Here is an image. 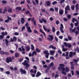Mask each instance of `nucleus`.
Returning <instances> with one entry per match:
<instances>
[{
  "instance_id": "obj_36",
  "label": "nucleus",
  "mask_w": 79,
  "mask_h": 79,
  "mask_svg": "<svg viewBox=\"0 0 79 79\" xmlns=\"http://www.w3.org/2000/svg\"><path fill=\"white\" fill-rule=\"evenodd\" d=\"M25 15H29L30 14V11L29 10H27V11L25 12Z\"/></svg>"
},
{
  "instance_id": "obj_47",
  "label": "nucleus",
  "mask_w": 79,
  "mask_h": 79,
  "mask_svg": "<svg viewBox=\"0 0 79 79\" xmlns=\"http://www.w3.org/2000/svg\"><path fill=\"white\" fill-rule=\"evenodd\" d=\"M78 24H79V22H77L76 23H74L75 26H76V27L77 26H78Z\"/></svg>"
},
{
  "instance_id": "obj_6",
  "label": "nucleus",
  "mask_w": 79,
  "mask_h": 79,
  "mask_svg": "<svg viewBox=\"0 0 79 79\" xmlns=\"http://www.w3.org/2000/svg\"><path fill=\"white\" fill-rule=\"evenodd\" d=\"M48 37L49 38H48L47 40L50 41H52L53 40V36L52 35H49Z\"/></svg>"
},
{
  "instance_id": "obj_23",
  "label": "nucleus",
  "mask_w": 79,
  "mask_h": 79,
  "mask_svg": "<svg viewBox=\"0 0 79 79\" xmlns=\"http://www.w3.org/2000/svg\"><path fill=\"white\" fill-rule=\"evenodd\" d=\"M73 56V52H69V57L71 58L72 56Z\"/></svg>"
},
{
  "instance_id": "obj_61",
  "label": "nucleus",
  "mask_w": 79,
  "mask_h": 79,
  "mask_svg": "<svg viewBox=\"0 0 79 79\" xmlns=\"http://www.w3.org/2000/svg\"><path fill=\"white\" fill-rule=\"evenodd\" d=\"M76 74H77V75H78V76H79V71H76Z\"/></svg>"
},
{
  "instance_id": "obj_8",
  "label": "nucleus",
  "mask_w": 79,
  "mask_h": 79,
  "mask_svg": "<svg viewBox=\"0 0 79 79\" xmlns=\"http://www.w3.org/2000/svg\"><path fill=\"white\" fill-rule=\"evenodd\" d=\"M20 72L21 73H22L23 74H26V73H27V72H26V70H23V69H20Z\"/></svg>"
},
{
  "instance_id": "obj_39",
  "label": "nucleus",
  "mask_w": 79,
  "mask_h": 79,
  "mask_svg": "<svg viewBox=\"0 0 79 79\" xmlns=\"http://www.w3.org/2000/svg\"><path fill=\"white\" fill-rule=\"evenodd\" d=\"M71 15H68L67 16V18L68 19H71Z\"/></svg>"
},
{
  "instance_id": "obj_1",
  "label": "nucleus",
  "mask_w": 79,
  "mask_h": 79,
  "mask_svg": "<svg viewBox=\"0 0 79 79\" xmlns=\"http://www.w3.org/2000/svg\"><path fill=\"white\" fill-rule=\"evenodd\" d=\"M29 26V24L28 23H27L25 25V26L26 27L28 32L30 33H31L32 31V30H31V27Z\"/></svg>"
},
{
  "instance_id": "obj_48",
  "label": "nucleus",
  "mask_w": 79,
  "mask_h": 79,
  "mask_svg": "<svg viewBox=\"0 0 79 79\" xmlns=\"http://www.w3.org/2000/svg\"><path fill=\"white\" fill-rule=\"evenodd\" d=\"M2 3H4V4H6V1L5 0H2Z\"/></svg>"
},
{
  "instance_id": "obj_40",
  "label": "nucleus",
  "mask_w": 79,
  "mask_h": 79,
  "mask_svg": "<svg viewBox=\"0 0 79 79\" xmlns=\"http://www.w3.org/2000/svg\"><path fill=\"white\" fill-rule=\"evenodd\" d=\"M68 38L69 40H72V37L68 36Z\"/></svg>"
},
{
  "instance_id": "obj_30",
  "label": "nucleus",
  "mask_w": 79,
  "mask_h": 79,
  "mask_svg": "<svg viewBox=\"0 0 79 79\" xmlns=\"http://www.w3.org/2000/svg\"><path fill=\"white\" fill-rule=\"evenodd\" d=\"M36 51L37 53H40L41 51L40 50H39V49L37 48H36Z\"/></svg>"
},
{
  "instance_id": "obj_53",
  "label": "nucleus",
  "mask_w": 79,
  "mask_h": 79,
  "mask_svg": "<svg viewBox=\"0 0 79 79\" xmlns=\"http://www.w3.org/2000/svg\"><path fill=\"white\" fill-rule=\"evenodd\" d=\"M63 28H60V30L62 33H64V31H63Z\"/></svg>"
},
{
  "instance_id": "obj_50",
  "label": "nucleus",
  "mask_w": 79,
  "mask_h": 79,
  "mask_svg": "<svg viewBox=\"0 0 79 79\" xmlns=\"http://www.w3.org/2000/svg\"><path fill=\"white\" fill-rule=\"evenodd\" d=\"M19 62H22V61H23V58H20L19 59Z\"/></svg>"
},
{
  "instance_id": "obj_22",
  "label": "nucleus",
  "mask_w": 79,
  "mask_h": 79,
  "mask_svg": "<svg viewBox=\"0 0 79 79\" xmlns=\"http://www.w3.org/2000/svg\"><path fill=\"white\" fill-rule=\"evenodd\" d=\"M65 10H70V9L69 8V6L68 5L65 8Z\"/></svg>"
},
{
  "instance_id": "obj_15",
  "label": "nucleus",
  "mask_w": 79,
  "mask_h": 79,
  "mask_svg": "<svg viewBox=\"0 0 79 79\" xmlns=\"http://www.w3.org/2000/svg\"><path fill=\"white\" fill-rule=\"evenodd\" d=\"M25 48L27 52H29L30 50V47L29 46H27L25 47Z\"/></svg>"
},
{
  "instance_id": "obj_32",
  "label": "nucleus",
  "mask_w": 79,
  "mask_h": 79,
  "mask_svg": "<svg viewBox=\"0 0 79 79\" xmlns=\"http://www.w3.org/2000/svg\"><path fill=\"white\" fill-rule=\"evenodd\" d=\"M41 20L42 21H43L44 23H47V20H46V19H42Z\"/></svg>"
},
{
  "instance_id": "obj_41",
  "label": "nucleus",
  "mask_w": 79,
  "mask_h": 79,
  "mask_svg": "<svg viewBox=\"0 0 79 79\" xmlns=\"http://www.w3.org/2000/svg\"><path fill=\"white\" fill-rule=\"evenodd\" d=\"M57 3V2L56 1H54L52 3L53 5H55V4H56Z\"/></svg>"
},
{
  "instance_id": "obj_63",
  "label": "nucleus",
  "mask_w": 79,
  "mask_h": 79,
  "mask_svg": "<svg viewBox=\"0 0 79 79\" xmlns=\"http://www.w3.org/2000/svg\"><path fill=\"white\" fill-rule=\"evenodd\" d=\"M41 10L42 12H43L44 13V12H45V10L44 9L41 8Z\"/></svg>"
},
{
  "instance_id": "obj_43",
  "label": "nucleus",
  "mask_w": 79,
  "mask_h": 79,
  "mask_svg": "<svg viewBox=\"0 0 79 79\" xmlns=\"http://www.w3.org/2000/svg\"><path fill=\"white\" fill-rule=\"evenodd\" d=\"M64 2H65V0H61L60 1V4H62V3H63Z\"/></svg>"
},
{
  "instance_id": "obj_29",
  "label": "nucleus",
  "mask_w": 79,
  "mask_h": 79,
  "mask_svg": "<svg viewBox=\"0 0 79 79\" xmlns=\"http://www.w3.org/2000/svg\"><path fill=\"white\" fill-rule=\"evenodd\" d=\"M24 63H27V64H29V61H27L26 60H25L22 63V64H23Z\"/></svg>"
},
{
  "instance_id": "obj_64",
  "label": "nucleus",
  "mask_w": 79,
  "mask_h": 79,
  "mask_svg": "<svg viewBox=\"0 0 79 79\" xmlns=\"http://www.w3.org/2000/svg\"><path fill=\"white\" fill-rule=\"evenodd\" d=\"M71 73H72V76H74V71L71 70Z\"/></svg>"
},
{
  "instance_id": "obj_20",
  "label": "nucleus",
  "mask_w": 79,
  "mask_h": 79,
  "mask_svg": "<svg viewBox=\"0 0 79 79\" xmlns=\"http://www.w3.org/2000/svg\"><path fill=\"white\" fill-rule=\"evenodd\" d=\"M63 13H64V11L62 10H60L59 11V14L60 15H63Z\"/></svg>"
},
{
  "instance_id": "obj_31",
  "label": "nucleus",
  "mask_w": 79,
  "mask_h": 79,
  "mask_svg": "<svg viewBox=\"0 0 79 79\" xmlns=\"http://www.w3.org/2000/svg\"><path fill=\"white\" fill-rule=\"evenodd\" d=\"M19 54L18 53H16L15 54V58H18V56H19Z\"/></svg>"
},
{
  "instance_id": "obj_17",
  "label": "nucleus",
  "mask_w": 79,
  "mask_h": 79,
  "mask_svg": "<svg viewBox=\"0 0 79 79\" xmlns=\"http://www.w3.org/2000/svg\"><path fill=\"white\" fill-rule=\"evenodd\" d=\"M40 32L41 33H42L44 35V37H46V36H45V32L44 31H43V30L41 29V28H40Z\"/></svg>"
},
{
  "instance_id": "obj_4",
  "label": "nucleus",
  "mask_w": 79,
  "mask_h": 79,
  "mask_svg": "<svg viewBox=\"0 0 79 79\" xmlns=\"http://www.w3.org/2000/svg\"><path fill=\"white\" fill-rule=\"evenodd\" d=\"M43 53L45 55H46L45 56V57L48 59V56H49V53L48 52V51L45 50L44 51Z\"/></svg>"
},
{
  "instance_id": "obj_58",
  "label": "nucleus",
  "mask_w": 79,
  "mask_h": 79,
  "mask_svg": "<svg viewBox=\"0 0 79 79\" xmlns=\"http://www.w3.org/2000/svg\"><path fill=\"white\" fill-rule=\"evenodd\" d=\"M55 40H56V42L58 41V38L56 37V36L55 37Z\"/></svg>"
},
{
  "instance_id": "obj_54",
  "label": "nucleus",
  "mask_w": 79,
  "mask_h": 79,
  "mask_svg": "<svg viewBox=\"0 0 79 79\" xmlns=\"http://www.w3.org/2000/svg\"><path fill=\"white\" fill-rule=\"evenodd\" d=\"M64 45L66 47H68V44H67V43L65 42L64 43Z\"/></svg>"
},
{
  "instance_id": "obj_14",
  "label": "nucleus",
  "mask_w": 79,
  "mask_h": 79,
  "mask_svg": "<svg viewBox=\"0 0 79 79\" xmlns=\"http://www.w3.org/2000/svg\"><path fill=\"white\" fill-rule=\"evenodd\" d=\"M79 6V4L77 3L75 5V8L76 9V12H77V10H79V7H78Z\"/></svg>"
},
{
  "instance_id": "obj_35",
  "label": "nucleus",
  "mask_w": 79,
  "mask_h": 79,
  "mask_svg": "<svg viewBox=\"0 0 79 79\" xmlns=\"http://www.w3.org/2000/svg\"><path fill=\"white\" fill-rule=\"evenodd\" d=\"M8 12L9 13H12V8H10L8 9Z\"/></svg>"
},
{
  "instance_id": "obj_37",
  "label": "nucleus",
  "mask_w": 79,
  "mask_h": 79,
  "mask_svg": "<svg viewBox=\"0 0 79 79\" xmlns=\"http://www.w3.org/2000/svg\"><path fill=\"white\" fill-rule=\"evenodd\" d=\"M54 64L53 62H51L50 64V66H49L50 68H51V66H53Z\"/></svg>"
},
{
  "instance_id": "obj_46",
  "label": "nucleus",
  "mask_w": 79,
  "mask_h": 79,
  "mask_svg": "<svg viewBox=\"0 0 79 79\" xmlns=\"http://www.w3.org/2000/svg\"><path fill=\"white\" fill-rule=\"evenodd\" d=\"M60 29H64V27H63V25L62 23L60 24Z\"/></svg>"
},
{
  "instance_id": "obj_26",
  "label": "nucleus",
  "mask_w": 79,
  "mask_h": 79,
  "mask_svg": "<svg viewBox=\"0 0 79 79\" xmlns=\"http://www.w3.org/2000/svg\"><path fill=\"white\" fill-rule=\"evenodd\" d=\"M74 51L75 52H77L78 53H79V47H77L76 48V49H74Z\"/></svg>"
},
{
  "instance_id": "obj_18",
  "label": "nucleus",
  "mask_w": 79,
  "mask_h": 79,
  "mask_svg": "<svg viewBox=\"0 0 79 79\" xmlns=\"http://www.w3.org/2000/svg\"><path fill=\"white\" fill-rule=\"evenodd\" d=\"M50 54L51 55H52V56H53L54 55V53H55V52L54 51L51 50L50 51Z\"/></svg>"
},
{
  "instance_id": "obj_52",
  "label": "nucleus",
  "mask_w": 79,
  "mask_h": 79,
  "mask_svg": "<svg viewBox=\"0 0 79 79\" xmlns=\"http://www.w3.org/2000/svg\"><path fill=\"white\" fill-rule=\"evenodd\" d=\"M62 50L63 51V52H66V51L68 50V49L64 48L62 49Z\"/></svg>"
},
{
  "instance_id": "obj_62",
  "label": "nucleus",
  "mask_w": 79,
  "mask_h": 79,
  "mask_svg": "<svg viewBox=\"0 0 79 79\" xmlns=\"http://www.w3.org/2000/svg\"><path fill=\"white\" fill-rule=\"evenodd\" d=\"M34 33H35V34H38V31L36 30H35L34 31Z\"/></svg>"
},
{
  "instance_id": "obj_34",
  "label": "nucleus",
  "mask_w": 79,
  "mask_h": 79,
  "mask_svg": "<svg viewBox=\"0 0 79 79\" xmlns=\"http://www.w3.org/2000/svg\"><path fill=\"white\" fill-rule=\"evenodd\" d=\"M79 59L78 58L77 59V60L74 59L73 61H74V62H75V63H77V62L79 61Z\"/></svg>"
},
{
  "instance_id": "obj_24",
  "label": "nucleus",
  "mask_w": 79,
  "mask_h": 79,
  "mask_svg": "<svg viewBox=\"0 0 79 79\" xmlns=\"http://www.w3.org/2000/svg\"><path fill=\"white\" fill-rule=\"evenodd\" d=\"M15 9L16 10H18L19 11H21V7L19 6V7H17L15 8Z\"/></svg>"
},
{
  "instance_id": "obj_56",
  "label": "nucleus",
  "mask_w": 79,
  "mask_h": 79,
  "mask_svg": "<svg viewBox=\"0 0 79 79\" xmlns=\"http://www.w3.org/2000/svg\"><path fill=\"white\" fill-rule=\"evenodd\" d=\"M3 39V36L2 35H1L0 36V40Z\"/></svg>"
},
{
  "instance_id": "obj_42",
  "label": "nucleus",
  "mask_w": 79,
  "mask_h": 79,
  "mask_svg": "<svg viewBox=\"0 0 79 79\" xmlns=\"http://www.w3.org/2000/svg\"><path fill=\"white\" fill-rule=\"evenodd\" d=\"M76 27H75L74 29L72 30V32H73V33L75 32V31H76Z\"/></svg>"
},
{
  "instance_id": "obj_28",
  "label": "nucleus",
  "mask_w": 79,
  "mask_h": 79,
  "mask_svg": "<svg viewBox=\"0 0 79 79\" xmlns=\"http://www.w3.org/2000/svg\"><path fill=\"white\" fill-rule=\"evenodd\" d=\"M69 71V69L68 67H65V72L68 73Z\"/></svg>"
},
{
  "instance_id": "obj_49",
  "label": "nucleus",
  "mask_w": 79,
  "mask_h": 79,
  "mask_svg": "<svg viewBox=\"0 0 79 79\" xmlns=\"http://www.w3.org/2000/svg\"><path fill=\"white\" fill-rule=\"evenodd\" d=\"M54 9L55 11H56L57 12H58V8L55 7L54 8Z\"/></svg>"
},
{
  "instance_id": "obj_19",
  "label": "nucleus",
  "mask_w": 79,
  "mask_h": 79,
  "mask_svg": "<svg viewBox=\"0 0 79 79\" xmlns=\"http://www.w3.org/2000/svg\"><path fill=\"white\" fill-rule=\"evenodd\" d=\"M41 73H40V72H38L36 75V77H39V76L41 75Z\"/></svg>"
},
{
  "instance_id": "obj_9",
  "label": "nucleus",
  "mask_w": 79,
  "mask_h": 79,
  "mask_svg": "<svg viewBox=\"0 0 79 79\" xmlns=\"http://www.w3.org/2000/svg\"><path fill=\"white\" fill-rule=\"evenodd\" d=\"M21 48H22V49L21 48H19L18 49L19 51H20V52H21V51H25V49L24 48V46H21Z\"/></svg>"
},
{
  "instance_id": "obj_11",
  "label": "nucleus",
  "mask_w": 79,
  "mask_h": 79,
  "mask_svg": "<svg viewBox=\"0 0 79 79\" xmlns=\"http://www.w3.org/2000/svg\"><path fill=\"white\" fill-rule=\"evenodd\" d=\"M43 27L44 30L45 31H47V32H50V30L48 29L47 30V28H45V26H43Z\"/></svg>"
},
{
  "instance_id": "obj_16",
  "label": "nucleus",
  "mask_w": 79,
  "mask_h": 79,
  "mask_svg": "<svg viewBox=\"0 0 79 79\" xmlns=\"http://www.w3.org/2000/svg\"><path fill=\"white\" fill-rule=\"evenodd\" d=\"M25 21L26 20L24 18H21V23L22 24H24Z\"/></svg>"
},
{
  "instance_id": "obj_38",
  "label": "nucleus",
  "mask_w": 79,
  "mask_h": 79,
  "mask_svg": "<svg viewBox=\"0 0 79 79\" xmlns=\"http://www.w3.org/2000/svg\"><path fill=\"white\" fill-rule=\"evenodd\" d=\"M75 8V6L74 5H72V6H71V8L72 10H74Z\"/></svg>"
},
{
  "instance_id": "obj_5",
  "label": "nucleus",
  "mask_w": 79,
  "mask_h": 79,
  "mask_svg": "<svg viewBox=\"0 0 79 79\" xmlns=\"http://www.w3.org/2000/svg\"><path fill=\"white\" fill-rule=\"evenodd\" d=\"M22 64L23 65V66H26V67H25V68L26 70H27V69H28V68L30 66V64H27V63H26V62H24Z\"/></svg>"
},
{
  "instance_id": "obj_25",
  "label": "nucleus",
  "mask_w": 79,
  "mask_h": 79,
  "mask_svg": "<svg viewBox=\"0 0 79 79\" xmlns=\"http://www.w3.org/2000/svg\"><path fill=\"white\" fill-rule=\"evenodd\" d=\"M34 48H35V47L34 46L33 44L31 45V50H34Z\"/></svg>"
},
{
  "instance_id": "obj_2",
  "label": "nucleus",
  "mask_w": 79,
  "mask_h": 79,
  "mask_svg": "<svg viewBox=\"0 0 79 79\" xmlns=\"http://www.w3.org/2000/svg\"><path fill=\"white\" fill-rule=\"evenodd\" d=\"M60 67H58V69L59 71H60L61 69L62 70V71H64L65 70V68L63 67H64V65L63 64H59Z\"/></svg>"
},
{
  "instance_id": "obj_7",
  "label": "nucleus",
  "mask_w": 79,
  "mask_h": 79,
  "mask_svg": "<svg viewBox=\"0 0 79 79\" xmlns=\"http://www.w3.org/2000/svg\"><path fill=\"white\" fill-rule=\"evenodd\" d=\"M0 53L1 55H8L9 53L7 52H4L3 51H0Z\"/></svg>"
},
{
  "instance_id": "obj_21",
  "label": "nucleus",
  "mask_w": 79,
  "mask_h": 79,
  "mask_svg": "<svg viewBox=\"0 0 79 79\" xmlns=\"http://www.w3.org/2000/svg\"><path fill=\"white\" fill-rule=\"evenodd\" d=\"M34 55H37V52L35 51H34L32 52L31 54V56H34Z\"/></svg>"
},
{
  "instance_id": "obj_57",
  "label": "nucleus",
  "mask_w": 79,
  "mask_h": 79,
  "mask_svg": "<svg viewBox=\"0 0 79 79\" xmlns=\"http://www.w3.org/2000/svg\"><path fill=\"white\" fill-rule=\"evenodd\" d=\"M25 29V26H23L22 27V30H21L22 32H23V30H24V29Z\"/></svg>"
},
{
  "instance_id": "obj_59",
  "label": "nucleus",
  "mask_w": 79,
  "mask_h": 79,
  "mask_svg": "<svg viewBox=\"0 0 79 79\" xmlns=\"http://www.w3.org/2000/svg\"><path fill=\"white\" fill-rule=\"evenodd\" d=\"M9 21L8 19H6L5 20L4 22L5 23H8L9 22Z\"/></svg>"
},
{
  "instance_id": "obj_13",
  "label": "nucleus",
  "mask_w": 79,
  "mask_h": 79,
  "mask_svg": "<svg viewBox=\"0 0 79 79\" xmlns=\"http://www.w3.org/2000/svg\"><path fill=\"white\" fill-rule=\"evenodd\" d=\"M49 48H52V49H54V50H56V48L55 47L53 46V45H51L49 46L48 47Z\"/></svg>"
},
{
  "instance_id": "obj_55",
  "label": "nucleus",
  "mask_w": 79,
  "mask_h": 79,
  "mask_svg": "<svg viewBox=\"0 0 79 79\" xmlns=\"http://www.w3.org/2000/svg\"><path fill=\"white\" fill-rule=\"evenodd\" d=\"M63 20L64 21H68V19L65 18H63Z\"/></svg>"
},
{
  "instance_id": "obj_27",
  "label": "nucleus",
  "mask_w": 79,
  "mask_h": 79,
  "mask_svg": "<svg viewBox=\"0 0 79 79\" xmlns=\"http://www.w3.org/2000/svg\"><path fill=\"white\" fill-rule=\"evenodd\" d=\"M5 41L6 42V46H8V41L7 39H6L5 40Z\"/></svg>"
},
{
  "instance_id": "obj_45",
  "label": "nucleus",
  "mask_w": 79,
  "mask_h": 79,
  "mask_svg": "<svg viewBox=\"0 0 79 79\" xmlns=\"http://www.w3.org/2000/svg\"><path fill=\"white\" fill-rule=\"evenodd\" d=\"M7 19H8L9 21H11V20H12V19L11 17H10L9 16H8L7 17Z\"/></svg>"
},
{
  "instance_id": "obj_51",
  "label": "nucleus",
  "mask_w": 79,
  "mask_h": 79,
  "mask_svg": "<svg viewBox=\"0 0 79 79\" xmlns=\"http://www.w3.org/2000/svg\"><path fill=\"white\" fill-rule=\"evenodd\" d=\"M73 4H75V3H77V1H76L75 0H73Z\"/></svg>"
},
{
  "instance_id": "obj_60",
  "label": "nucleus",
  "mask_w": 79,
  "mask_h": 79,
  "mask_svg": "<svg viewBox=\"0 0 79 79\" xmlns=\"http://www.w3.org/2000/svg\"><path fill=\"white\" fill-rule=\"evenodd\" d=\"M14 34L15 35H18L19 34L17 32H15Z\"/></svg>"
},
{
  "instance_id": "obj_33",
  "label": "nucleus",
  "mask_w": 79,
  "mask_h": 79,
  "mask_svg": "<svg viewBox=\"0 0 79 79\" xmlns=\"http://www.w3.org/2000/svg\"><path fill=\"white\" fill-rule=\"evenodd\" d=\"M52 30L53 32H55V31H56V30H55V28L54 27H52Z\"/></svg>"
},
{
  "instance_id": "obj_44",
  "label": "nucleus",
  "mask_w": 79,
  "mask_h": 79,
  "mask_svg": "<svg viewBox=\"0 0 79 79\" xmlns=\"http://www.w3.org/2000/svg\"><path fill=\"white\" fill-rule=\"evenodd\" d=\"M13 40L14 41H16L17 40V38L16 37L14 36L13 37Z\"/></svg>"
},
{
  "instance_id": "obj_12",
  "label": "nucleus",
  "mask_w": 79,
  "mask_h": 79,
  "mask_svg": "<svg viewBox=\"0 0 79 79\" xmlns=\"http://www.w3.org/2000/svg\"><path fill=\"white\" fill-rule=\"evenodd\" d=\"M30 73H34V74H36V73H37V70H35L34 72V71L33 70V69H31L30 71Z\"/></svg>"
},
{
  "instance_id": "obj_10",
  "label": "nucleus",
  "mask_w": 79,
  "mask_h": 79,
  "mask_svg": "<svg viewBox=\"0 0 79 79\" xmlns=\"http://www.w3.org/2000/svg\"><path fill=\"white\" fill-rule=\"evenodd\" d=\"M46 3L47 6H50L51 5V3H50V1H47L46 2Z\"/></svg>"
},
{
  "instance_id": "obj_3",
  "label": "nucleus",
  "mask_w": 79,
  "mask_h": 79,
  "mask_svg": "<svg viewBox=\"0 0 79 79\" xmlns=\"http://www.w3.org/2000/svg\"><path fill=\"white\" fill-rule=\"evenodd\" d=\"M13 60H11V57L10 56L6 58V62L7 63H9L10 62H12Z\"/></svg>"
}]
</instances>
